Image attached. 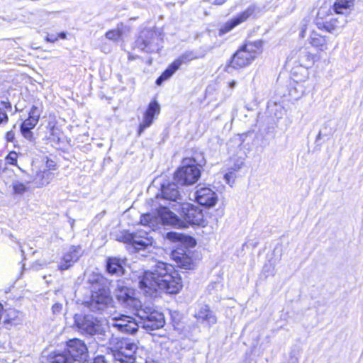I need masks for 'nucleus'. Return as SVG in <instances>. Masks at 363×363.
<instances>
[{
    "mask_svg": "<svg viewBox=\"0 0 363 363\" xmlns=\"http://www.w3.org/2000/svg\"><path fill=\"white\" fill-rule=\"evenodd\" d=\"M262 52V42L248 43L241 47L233 56L228 68L241 69L250 65Z\"/></svg>",
    "mask_w": 363,
    "mask_h": 363,
    "instance_id": "39448f33",
    "label": "nucleus"
},
{
    "mask_svg": "<svg viewBox=\"0 0 363 363\" xmlns=\"http://www.w3.org/2000/svg\"><path fill=\"white\" fill-rule=\"evenodd\" d=\"M160 111V107L156 101H151L149 106L144 115L143 121L140 125L138 134L140 135L142 132L147 127H149L153 121L154 116L158 115Z\"/></svg>",
    "mask_w": 363,
    "mask_h": 363,
    "instance_id": "a211bd4d",
    "label": "nucleus"
},
{
    "mask_svg": "<svg viewBox=\"0 0 363 363\" xmlns=\"http://www.w3.org/2000/svg\"><path fill=\"white\" fill-rule=\"evenodd\" d=\"M118 240L125 243L131 244L138 252L143 250L150 251L154 243L152 238L149 237L147 232L130 233L124 231L118 236Z\"/></svg>",
    "mask_w": 363,
    "mask_h": 363,
    "instance_id": "9d476101",
    "label": "nucleus"
},
{
    "mask_svg": "<svg viewBox=\"0 0 363 363\" xmlns=\"http://www.w3.org/2000/svg\"><path fill=\"white\" fill-rule=\"evenodd\" d=\"M320 15H321V10L319 11V12H318V16H320Z\"/></svg>",
    "mask_w": 363,
    "mask_h": 363,
    "instance_id": "8fccbe9b",
    "label": "nucleus"
},
{
    "mask_svg": "<svg viewBox=\"0 0 363 363\" xmlns=\"http://www.w3.org/2000/svg\"><path fill=\"white\" fill-rule=\"evenodd\" d=\"M318 60V55L307 48H301L297 52V61L300 67L310 68Z\"/></svg>",
    "mask_w": 363,
    "mask_h": 363,
    "instance_id": "aec40b11",
    "label": "nucleus"
},
{
    "mask_svg": "<svg viewBox=\"0 0 363 363\" xmlns=\"http://www.w3.org/2000/svg\"><path fill=\"white\" fill-rule=\"evenodd\" d=\"M107 324L110 328L123 333L133 334L139 328L138 322L133 317L116 313L111 315Z\"/></svg>",
    "mask_w": 363,
    "mask_h": 363,
    "instance_id": "1a4fd4ad",
    "label": "nucleus"
},
{
    "mask_svg": "<svg viewBox=\"0 0 363 363\" xmlns=\"http://www.w3.org/2000/svg\"><path fill=\"white\" fill-rule=\"evenodd\" d=\"M13 191L16 194H21L23 191V185L21 184L13 186Z\"/></svg>",
    "mask_w": 363,
    "mask_h": 363,
    "instance_id": "4c0bfd02",
    "label": "nucleus"
},
{
    "mask_svg": "<svg viewBox=\"0 0 363 363\" xmlns=\"http://www.w3.org/2000/svg\"><path fill=\"white\" fill-rule=\"evenodd\" d=\"M87 307L94 312H103L113 306V300L108 288L103 287L92 293Z\"/></svg>",
    "mask_w": 363,
    "mask_h": 363,
    "instance_id": "6e6552de",
    "label": "nucleus"
},
{
    "mask_svg": "<svg viewBox=\"0 0 363 363\" xmlns=\"http://www.w3.org/2000/svg\"><path fill=\"white\" fill-rule=\"evenodd\" d=\"M93 363H107L104 357L103 356H97L94 358Z\"/></svg>",
    "mask_w": 363,
    "mask_h": 363,
    "instance_id": "c9c22d12",
    "label": "nucleus"
},
{
    "mask_svg": "<svg viewBox=\"0 0 363 363\" xmlns=\"http://www.w3.org/2000/svg\"><path fill=\"white\" fill-rule=\"evenodd\" d=\"M19 128H20L21 131L23 133V122H21V123L19 124Z\"/></svg>",
    "mask_w": 363,
    "mask_h": 363,
    "instance_id": "49530a36",
    "label": "nucleus"
},
{
    "mask_svg": "<svg viewBox=\"0 0 363 363\" xmlns=\"http://www.w3.org/2000/svg\"><path fill=\"white\" fill-rule=\"evenodd\" d=\"M6 137L8 141H12L14 138V134L13 133V132L10 131L6 133Z\"/></svg>",
    "mask_w": 363,
    "mask_h": 363,
    "instance_id": "a19ab883",
    "label": "nucleus"
},
{
    "mask_svg": "<svg viewBox=\"0 0 363 363\" xmlns=\"http://www.w3.org/2000/svg\"><path fill=\"white\" fill-rule=\"evenodd\" d=\"M306 25L304 24V25H303V26L301 28V33L299 34V35L301 38H304L306 37Z\"/></svg>",
    "mask_w": 363,
    "mask_h": 363,
    "instance_id": "ea45409f",
    "label": "nucleus"
},
{
    "mask_svg": "<svg viewBox=\"0 0 363 363\" xmlns=\"http://www.w3.org/2000/svg\"><path fill=\"white\" fill-rule=\"evenodd\" d=\"M194 317L199 322L206 324L208 327L215 325L217 318L207 305L201 306L195 312Z\"/></svg>",
    "mask_w": 363,
    "mask_h": 363,
    "instance_id": "dca6fc26",
    "label": "nucleus"
},
{
    "mask_svg": "<svg viewBox=\"0 0 363 363\" xmlns=\"http://www.w3.org/2000/svg\"><path fill=\"white\" fill-rule=\"evenodd\" d=\"M225 1V0H215L214 1V4L216 5H222L223 4H224Z\"/></svg>",
    "mask_w": 363,
    "mask_h": 363,
    "instance_id": "37998d69",
    "label": "nucleus"
},
{
    "mask_svg": "<svg viewBox=\"0 0 363 363\" xmlns=\"http://www.w3.org/2000/svg\"><path fill=\"white\" fill-rule=\"evenodd\" d=\"M304 94H305V90L301 91V94L300 95V96H303Z\"/></svg>",
    "mask_w": 363,
    "mask_h": 363,
    "instance_id": "de8ad7c7",
    "label": "nucleus"
},
{
    "mask_svg": "<svg viewBox=\"0 0 363 363\" xmlns=\"http://www.w3.org/2000/svg\"><path fill=\"white\" fill-rule=\"evenodd\" d=\"M236 82L235 81H232L229 83V86L233 89L235 86Z\"/></svg>",
    "mask_w": 363,
    "mask_h": 363,
    "instance_id": "c03bdc74",
    "label": "nucleus"
},
{
    "mask_svg": "<svg viewBox=\"0 0 363 363\" xmlns=\"http://www.w3.org/2000/svg\"><path fill=\"white\" fill-rule=\"evenodd\" d=\"M138 346L132 342H123L114 352L115 359L121 362L135 363L138 359Z\"/></svg>",
    "mask_w": 363,
    "mask_h": 363,
    "instance_id": "f8f14e48",
    "label": "nucleus"
},
{
    "mask_svg": "<svg viewBox=\"0 0 363 363\" xmlns=\"http://www.w3.org/2000/svg\"><path fill=\"white\" fill-rule=\"evenodd\" d=\"M308 43L318 51L325 52L328 50L330 39L328 37L322 35L316 31L313 30L308 39Z\"/></svg>",
    "mask_w": 363,
    "mask_h": 363,
    "instance_id": "6ab92c4d",
    "label": "nucleus"
},
{
    "mask_svg": "<svg viewBox=\"0 0 363 363\" xmlns=\"http://www.w3.org/2000/svg\"><path fill=\"white\" fill-rule=\"evenodd\" d=\"M135 315L139 317V327L154 330L163 327L164 324V315L155 310L149 305H142L135 309Z\"/></svg>",
    "mask_w": 363,
    "mask_h": 363,
    "instance_id": "423d86ee",
    "label": "nucleus"
},
{
    "mask_svg": "<svg viewBox=\"0 0 363 363\" xmlns=\"http://www.w3.org/2000/svg\"><path fill=\"white\" fill-rule=\"evenodd\" d=\"M145 363H156V362L154 361H150V362H146Z\"/></svg>",
    "mask_w": 363,
    "mask_h": 363,
    "instance_id": "09e8293b",
    "label": "nucleus"
},
{
    "mask_svg": "<svg viewBox=\"0 0 363 363\" xmlns=\"http://www.w3.org/2000/svg\"><path fill=\"white\" fill-rule=\"evenodd\" d=\"M18 155L16 152H11L6 157V160L7 163L10 164H15L17 160Z\"/></svg>",
    "mask_w": 363,
    "mask_h": 363,
    "instance_id": "72a5a7b5",
    "label": "nucleus"
},
{
    "mask_svg": "<svg viewBox=\"0 0 363 363\" xmlns=\"http://www.w3.org/2000/svg\"><path fill=\"white\" fill-rule=\"evenodd\" d=\"M354 0H336L333 4V10L337 14H345L354 6Z\"/></svg>",
    "mask_w": 363,
    "mask_h": 363,
    "instance_id": "393cba45",
    "label": "nucleus"
},
{
    "mask_svg": "<svg viewBox=\"0 0 363 363\" xmlns=\"http://www.w3.org/2000/svg\"><path fill=\"white\" fill-rule=\"evenodd\" d=\"M172 257L178 267L184 269H190L192 265L191 257L183 250H176L172 252Z\"/></svg>",
    "mask_w": 363,
    "mask_h": 363,
    "instance_id": "4be33fe9",
    "label": "nucleus"
},
{
    "mask_svg": "<svg viewBox=\"0 0 363 363\" xmlns=\"http://www.w3.org/2000/svg\"><path fill=\"white\" fill-rule=\"evenodd\" d=\"M74 323L78 330L84 335L95 336L100 342H105L108 339L106 325L101 320L91 315H76Z\"/></svg>",
    "mask_w": 363,
    "mask_h": 363,
    "instance_id": "20e7f679",
    "label": "nucleus"
},
{
    "mask_svg": "<svg viewBox=\"0 0 363 363\" xmlns=\"http://www.w3.org/2000/svg\"><path fill=\"white\" fill-rule=\"evenodd\" d=\"M224 178L228 184H230L231 180H234L233 174L232 172L225 174Z\"/></svg>",
    "mask_w": 363,
    "mask_h": 363,
    "instance_id": "e433bc0d",
    "label": "nucleus"
},
{
    "mask_svg": "<svg viewBox=\"0 0 363 363\" xmlns=\"http://www.w3.org/2000/svg\"><path fill=\"white\" fill-rule=\"evenodd\" d=\"M11 108L9 102L2 101L0 104V123H6L8 120L7 111Z\"/></svg>",
    "mask_w": 363,
    "mask_h": 363,
    "instance_id": "2f4dec72",
    "label": "nucleus"
},
{
    "mask_svg": "<svg viewBox=\"0 0 363 363\" xmlns=\"http://www.w3.org/2000/svg\"><path fill=\"white\" fill-rule=\"evenodd\" d=\"M106 269L111 274L121 275L124 272L121 261L117 258H108Z\"/></svg>",
    "mask_w": 363,
    "mask_h": 363,
    "instance_id": "a878e982",
    "label": "nucleus"
},
{
    "mask_svg": "<svg viewBox=\"0 0 363 363\" xmlns=\"http://www.w3.org/2000/svg\"><path fill=\"white\" fill-rule=\"evenodd\" d=\"M251 12L247 10L244 12H242L241 14H240L238 16L235 17V18L230 20V21H228L225 23L223 26H222L219 30L220 34H225L229 31H230L232 29H233L235 26L240 24L241 23L244 22L247 19V18L250 16Z\"/></svg>",
    "mask_w": 363,
    "mask_h": 363,
    "instance_id": "5701e85b",
    "label": "nucleus"
},
{
    "mask_svg": "<svg viewBox=\"0 0 363 363\" xmlns=\"http://www.w3.org/2000/svg\"><path fill=\"white\" fill-rule=\"evenodd\" d=\"M200 174V169L195 161L186 158L183 160L182 167L175 172L174 180L181 185H191L199 179Z\"/></svg>",
    "mask_w": 363,
    "mask_h": 363,
    "instance_id": "0eeeda50",
    "label": "nucleus"
},
{
    "mask_svg": "<svg viewBox=\"0 0 363 363\" xmlns=\"http://www.w3.org/2000/svg\"><path fill=\"white\" fill-rule=\"evenodd\" d=\"M294 81L297 83L306 82L309 79L308 69L305 67H297L293 71Z\"/></svg>",
    "mask_w": 363,
    "mask_h": 363,
    "instance_id": "cd10ccee",
    "label": "nucleus"
},
{
    "mask_svg": "<svg viewBox=\"0 0 363 363\" xmlns=\"http://www.w3.org/2000/svg\"><path fill=\"white\" fill-rule=\"evenodd\" d=\"M199 56L193 51H188L182 55L179 58L174 61V62L178 63V67L179 68L182 65L186 64L194 60L198 59Z\"/></svg>",
    "mask_w": 363,
    "mask_h": 363,
    "instance_id": "7c9ffc66",
    "label": "nucleus"
},
{
    "mask_svg": "<svg viewBox=\"0 0 363 363\" xmlns=\"http://www.w3.org/2000/svg\"><path fill=\"white\" fill-rule=\"evenodd\" d=\"M67 347L62 352L51 354L50 363H88V349L84 341L72 339L67 342Z\"/></svg>",
    "mask_w": 363,
    "mask_h": 363,
    "instance_id": "7ed1b4c3",
    "label": "nucleus"
},
{
    "mask_svg": "<svg viewBox=\"0 0 363 363\" xmlns=\"http://www.w3.org/2000/svg\"><path fill=\"white\" fill-rule=\"evenodd\" d=\"M62 308V305L59 303H55L52 307V311L54 314L58 313L61 311Z\"/></svg>",
    "mask_w": 363,
    "mask_h": 363,
    "instance_id": "f704fd0d",
    "label": "nucleus"
},
{
    "mask_svg": "<svg viewBox=\"0 0 363 363\" xmlns=\"http://www.w3.org/2000/svg\"><path fill=\"white\" fill-rule=\"evenodd\" d=\"M122 35V31L119 28H117L108 31L106 33V38L113 41H117L121 38Z\"/></svg>",
    "mask_w": 363,
    "mask_h": 363,
    "instance_id": "473e14b6",
    "label": "nucleus"
},
{
    "mask_svg": "<svg viewBox=\"0 0 363 363\" xmlns=\"http://www.w3.org/2000/svg\"><path fill=\"white\" fill-rule=\"evenodd\" d=\"M155 33L147 30L143 31L142 35L136 40V46L142 50H144L150 44V38L155 35Z\"/></svg>",
    "mask_w": 363,
    "mask_h": 363,
    "instance_id": "bb28decb",
    "label": "nucleus"
},
{
    "mask_svg": "<svg viewBox=\"0 0 363 363\" xmlns=\"http://www.w3.org/2000/svg\"><path fill=\"white\" fill-rule=\"evenodd\" d=\"M179 69L178 63L172 62L168 68L162 74V75L157 79L156 84L160 85L162 82L169 79L172 74Z\"/></svg>",
    "mask_w": 363,
    "mask_h": 363,
    "instance_id": "c85d7f7f",
    "label": "nucleus"
},
{
    "mask_svg": "<svg viewBox=\"0 0 363 363\" xmlns=\"http://www.w3.org/2000/svg\"><path fill=\"white\" fill-rule=\"evenodd\" d=\"M28 118L24 120V138L29 140L30 142L33 141V133L30 129L34 128L38 122L40 118V110L36 106H33L28 113Z\"/></svg>",
    "mask_w": 363,
    "mask_h": 363,
    "instance_id": "f3484780",
    "label": "nucleus"
},
{
    "mask_svg": "<svg viewBox=\"0 0 363 363\" xmlns=\"http://www.w3.org/2000/svg\"><path fill=\"white\" fill-rule=\"evenodd\" d=\"M82 252L79 246H71L64 253L59 269L62 271L67 269L77 262Z\"/></svg>",
    "mask_w": 363,
    "mask_h": 363,
    "instance_id": "2eb2a0df",
    "label": "nucleus"
},
{
    "mask_svg": "<svg viewBox=\"0 0 363 363\" xmlns=\"http://www.w3.org/2000/svg\"><path fill=\"white\" fill-rule=\"evenodd\" d=\"M33 170L36 174L34 182L39 187L48 185L54 178L53 173L42 167L35 168L33 167Z\"/></svg>",
    "mask_w": 363,
    "mask_h": 363,
    "instance_id": "412c9836",
    "label": "nucleus"
},
{
    "mask_svg": "<svg viewBox=\"0 0 363 363\" xmlns=\"http://www.w3.org/2000/svg\"><path fill=\"white\" fill-rule=\"evenodd\" d=\"M179 207H181V216L184 220L179 218L178 219L183 223L184 225L178 226L172 225V226L176 228H186L188 224L203 225L204 215L202 210L198 206H195L189 203H182Z\"/></svg>",
    "mask_w": 363,
    "mask_h": 363,
    "instance_id": "9b49d317",
    "label": "nucleus"
},
{
    "mask_svg": "<svg viewBox=\"0 0 363 363\" xmlns=\"http://www.w3.org/2000/svg\"><path fill=\"white\" fill-rule=\"evenodd\" d=\"M318 28L320 30H325L329 33H333L338 27V20L336 18H333L328 21L324 23H318Z\"/></svg>",
    "mask_w": 363,
    "mask_h": 363,
    "instance_id": "c756f323",
    "label": "nucleus"
},
{
    "mask_svg": "<svg viewBox=\"0 0 363 363\" xmlns=\"http://www.w3.org/2000/svg\"><path fill=\"white\" fill-rule=\"evenodd\" d=\"M182 286L179 274L172 265L162 262H157L151 270L144 273L139 281L140 288L150 296L157 291L177 294Z\"/></svg>",
    "mask_w": 363,
    "mask_h": 363,
    "instance_id": "f03ea898",
    "label": "nucleus"
},
{
    "mask_svg": "<svg viewBox=\"0 0 363 363\" xmlns=\"http://www.w3.org/2000/svg\"><path fill=\"white\" fill-rule=\"evenodd\" d=\"M46 40H47V41H49V42H55V41H56L57 40V37H52H52H49V36H48L46 38Z\"/></svg>",
    "mask_w": 363,
    "mask_h": 363,
    "instance_id": "79ce46f5",
    "label": "nucleus"
},
{
    "mask_svg": "<svg viewBox=\"0 0 363 363\" xmlns=\"http://www.w3.org/2000/svg\"><path fill=\"white\" fill-rule=\"evenodd\" d=\"M135 291L118 281L116 289L117 299L124 303L126 306L133 308L134 311L140 306V301L134 297Z\"/></svg>",
    "mask_w": 363,
    "mask_h": 363,
    "instance_id": "ddd939ff",
    "label": "nucleus"
},
{
    "mask_svg": "<svg viewBox=\"0 0 363 363\" xmlns=\"http://www.w3.org/2000/svg\"><path fill=\"white\" fill-rule=\"evenodd\" d=\"M196 199L199 204L207 207L215 206L218 201L217 194L209 187H199Z\"/></svg>",
    "mask_w": 363,
    "mask_h": 363,
    "instance_id": "4468645a",
    "label": "nucleus"
},
{
    "mask_svg": "<svg viewBox=\"0 0 363 363\" xmlns=\"http://www.w3.org/2000/svg\"><path fill=\"white\" fill-rule=\"evenodd\" d=\"M59 36H60L61 38L65 39V38H66V34H65V33H63V32H62V33H61L59 35Z\"/></svg>",
    "mask_w": 363,
    "mask_h": 363,
    "instance_id": "a18cd8bd",
    "label": "nucleus"
},
{
    "mask_svg": "<svg viewBox=\"0 0 363 363\" xmlns=\"http://www.w3.org/2000/svg\"><path fill=\"white\" fill-rule=\"evenodd\" d=\"M180 236L181 235H177V233H169L167 234V237L169 239H178V240H180L181 239Z\"/></svg>",
    "mask_w": 363,
    "mask_h": 363,
    "instance_id": "58836bf2",
    "label": "nucleus"
},
{
    "mask_svg": "<svg viewBox=\"0 0 363 363\" xmlns=\"http://www.w3.org/2000/svg\"><path fill=\"white\" fill-rule=\"evenodd\" d=\"M32 167L35 168L42 167L47 170H55L57 169L56 163L49 160L47 157L38 155L32 162Z\"/></svg>",
    "mask_w": 363,
    "mask_h": 363,
    "instance_id": "b1692460",
    "label": "nucleus"
},
{
    "mask_svg": "<svg viewBox=\"0 0 363 363\" xmlns=\"http://www.w3.org/2000/svg\"><path fill=\"white\" fill-rule=\"evenodd\" d=\"M161 192L162 196L157 195L154 199H151L150 203L152 209L157 212V216L151 213L143 214L141 216L140 223L152 230L157 229L161 224L184 225L177 216L167 209L165 203L166 201L174 202L175 203L172 204V208H174L177 206H180L182 203V198L177 184L174 183L162 184Z\"/></svg>",
    "mask_w": 363,
    "mask_h": 363,
    "instance_id": "f257e3e1",
    "label": "nucleus"
}]
</instances>
